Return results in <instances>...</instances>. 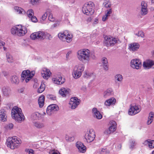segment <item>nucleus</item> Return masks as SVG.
Masks as SVG:
<instances>
[{
	"instance_id": "nucleus-1",
	"label": "nucleus",
	"mask_w": 154,
	"mask_h": 154,
	"mask_svg": "<svg viewBox=\"0 0 154 154\" xmlns=\"http://www.w3.org/2000/svg\"><path fill=\"white\" fill-rule=\"evenodd\" d=\"M77 57L78 60L83 62H89L91 58L93 59L95 58L94 55H92L90 51L86 48L79 50L77 52Z\"/></svg>"
},
{
	"instance_id": "nucleus-2",
	"label": "nucleus",
	"mask_w": 154,
	"mask_h": 154,
	"mask_svg": "<svg viewBox=\"0 0 154 154\" xmlns=\"http://www.w3.org/2000/svg\"><path fill=\"white\" fill-rule=\"evenodd\" d=\"M11 117L13 119L18 122L23 121L25 117L22 112L21 109L16 106L14 107L11 111Z\"/></svg>"
},
{
	"instance_id": "nucleus-3",
	"label": "nucleus",
	"mask_w": 154,
	"mask_h": 154,
	"mask_svg": "<svg viewBox=\"0 0 154 154\" xmlns=\"http://www.w3.org/2000/svg\"><path fill=\"white\" fill-rule=\"evenodd\" d=\"M27 28L21 25H17L13 26L11 30V32L13 35L18 36H22L27 32Z\"/></svg>"
},
{
	"instance_id": "nucleus-4",
	"label": "nucleus",
	"mask_w": 154,
	"mask_h": 154,
	"mask_svg": "<svg viewBox=\"0 0 154 154\" xmlns=\"http://www.w3.org/2000/svg\"><path fill=\"white\" fill-rule=\"evenodd\" d=\"M21 143V140L16 136L8 137L7 140V146L12 149L18 148Z\"/></svg>"
},
{
	"instance_id": "nucleus-5",
	"label": "nucleus",
	"mask_w": 154,
	"mask_h": 154,
	"mask_svg": "<svg viewBox=\"0 0 154 154\" xmlns=\"http://www.w3.org/2000/svg\"><path fill=\"white\" fill-rule=\"evenodd\" d=\"M85 67L82 63H79L75 66L72 71V76L75 79H77L81 77L84 71Z\"/></svg>"
},
{
	"instance_id": "nucleus-6",
	"label": "nucleus",
	"mask_w": 154,
	"mask_h": 154,
	"mask_svg": "<svg viewBox=\"0 0 154 154\" xmlns=\"http://www.w3.org/2000/svg\"><path fill=\"white\" fill-rule=\"evenodd\" d=\"M94 4L92 2H89L85 3L83 6L82 11L85 14L91 16L93 14L94 10Z\"/></svg>"
},
{
	"instance_id": "nucleus-7",
	"label": "nucleus",
	"mask_w": 154,
	"mask_h": 154,
	"mask_svg": "<svg viewBox=\"0 0 154 154\" xmlns=\"http://www.w3.org/2000/svg\"><path fill=\"white\" fill-rule=\"evenodd\" d=\"M58 36L60 40L69 43L72 41L73 35L68 31L66 30L59 32L58 34Z\"/></svg>"
},
{
	"instance_id": "nucleus-8",
	"label": "nucleus",
	"mask_w": 154,
	"mask_h": 154,
	"mask_svg": "<svg viewBox=\"0 0 154 154\" xmlns=\"http://www.w3.org/2000/svg\"><path fill=\"white\" fill-rule=\"evenodd\" d=\"M141 110L140 106L134 103L131 104L128 111V114L130 116H134L139 113Z\"/></svg>"
},
{
	"instance_id": "nucleus-9",
	"label": "nucleus",
	"mask_w": 154,
	"mask_h": 154,
	"mask_svg": "<svg viewBox=\"0 0 154 154\" xmlns=\"http://www.w3.org/2000/svg\"><path fill=\"white\" fill-rule=\"evenodd\" d=\"M35 73L34 71L30 72L29 70H24L21 74V80L22 81L25 79L26 82H28L32 78Z\"/></svg>"
},
{
	"instance_id": "nucleus-10",
	"label": "nucleus",
	"mask_w": 154,
	"mask_h": 154,
	"mask_svg": "<svg viewBox=\"0 0 154 154\" xmlns=\"http://www.w3.org/2000/svg\"><path fill=\"white\" fill-rule=\"evenodd\" d=\"M96 137L94 130L92 129L88 130L85 134V138L88 143L93 141Z\"/></svg>"
},
{
	"instance_id": "nucleus-11",
	"label": "nucleus",
	"mask_w": 154,
	"mask_h": 154,
	"mask_svg": "<svg viewBox=\"0 0 154 154\" xmlns=\"http://www.w3.org/2000/svg\"><path fill=\"white\" fill-rule=\"evenodd\" d=\"M109 127L108 130H105L104 133L107 134H109L116 131L117 127L116 122L114 121H111L109 122Z\"/></svg>"
},
{
	"instance_id": "nucleus-12",
	"label": "nucleus",
	"mask_w": 154,
	"mask_h": 154,
	"mask_svg": "<svg viewBox=\"0 0 154 154\" xmlns=\"http://www.w3.org/2000/svg\"><path fill=\"white\" fill-rule=\"evenodd\" d=\"M105 43L107 46L113 45L117 42L118 39L110 36H106L104 37Z\"/></svg>"
},
{
	"instance_id": "nucleus-13",
	"label": "nucleus",
	"mask_w": 154,
	"mask_h": 154,
	"mask_svg": "<svg viewBox=\"0 0 154 154\" xmlns=\"http://www.w3.org/2000/svg\"><path fill=\"white\" fill-rule=\"evenodd\" d=\"M80 101V100L77 97H72L69 101V107L72 109H74L79 105Z\"/></svg>"
},
{
	"instance_id": "nucleus-14",
	"label": "nucleus",
	"mask_w": 154,
	"mask_h": 154,
	"mask_svg": "<svg viewBox=\"0 0 154 154\" xmlns=\"http://www.w3.org/2000/svg\"><path fill=\"white\" fill-rule=\"evenodd\" d=\"M143 66L145 69L151 68L154 69V60L150 59H147L143 62Z\"/></svg>"
},
{
	"instance_id": "nucleus-15",
	"label": "nucleus",
	"mask_w": 154,
	"mask_h": 154,
	"mask_svg": "<svg viewBox=\"0 0 154 154\" xmlns=\"http://www.w3.org/2000/svg\"><path fill=\"white\" fill-rule=\"evenodd\" d=\"M130 66L132 68L138 69L141 68L142 64L139 60L135 59L131 60Z\"/></svg>"
},
{
	"instance_id": "nucleus-16",
	"label": "nucleus",
	"mask_w": 154,
	"mask_h": 154,
	"mask_svg": "<svg viewBox=\"0 0 154 154\" xmlns=\"http://www.w3.org/2000/svg\"><path fill=\"white\" fill-rule=\"evenodd\" d=\"M59 109L58 106L55 104L50 105L48 106L47 109V113L48 115H51L54 113V112L57 111Z\"/></svg>"
},
{
	"instance_id": "nucleus-17",
	"label": "nucleus",
	"mask_w": 154,
	"mask_h": 154,
	"mask_svg": "<svg viewBox=\"0 0 154 154\" xmlns=\"http://www.w3.org/2000/svg\"><path fill=\"white\" fill-rule=\"evenodd\" d=\"M52 81L55 84L61 85L65 82V79L64 78H63L61 75H59L53 77L52 78Z\"/></svg>"
},
{
	"instance_id": "nucleus-18",
	"label": "nucleus",
	"mask_w": 154,
	"mask_h": 154,
	"mask_svg": "<svg viewBox=\"0 0 154 154\" xmlns=\"http://www.w3.org/2000/svg\"><path fill=\"white\" fill-rule=\"evenodd\" d=\"M75 146L78 151L81 153H84L86 150V147L80 141H77L75 143Z\"/></svg>"
},
{
	"instance_id": "nucleus-19",
	"label": "nucleus",
	"mask_w": 154,
	"mask_h": 154,
	"mask_svg": "<svg viewBox=\"0 0 154 154\" xmlns=\"http://www.w3.org/2000/svg\"><path fill=\"white\" fill-rule=\"evenodd\" d=\"M41 74L44 79H47L50 77L51 72L49 69L46 68H43L42 69Z\"/></svg>"
},
{
	"instance_id": "nucleus-20",
	"label": "nucleus",
	"mask_w": 154,
	"mask_h": 154,
	"mask_svg": "<svg viewBox=\"0 0 154 154\" xmlns=\"http://www.w3.org/2000/svg\"><path fill=\"white\" fill-rule=\"evenodd\" d=\"M27 16L30 18L31 21L34 23H36L38 21L36 17L34 16V11L32 9H29L27 12Z\"/></svg>"
},
{
	"instance_id": "nucleus-21",
	"label": "nucleus",
	"mask_w": 154,
	"mask_h": 154,
	"mask_svg": "<svg viewBox=\"0 0 154 154\" xmlns=\"http://www.w3.org/2000/svg\"><path fill=\"white\" fill-rule=\"evenodd\" d=\"M116 99L112 97L106 100L104 102V104L106 107L114 106L116 102Z\"/></svg>"
},
{
	"instance_id": "nucleus-22",
	"label": "nucleus",
	"mask_w": 154,
	"mask_h": 154,
	"mask_svg": "<svg viewBox=\"0 0 154 154\" xmlns=\"http://www.w3.org/2000/svg\"><path fill=\"white\" fill-rule=\"evenodd\" d=\"M70 92V90L68 88H61L59 91V93L63 97H65Z\"/></svg>"
},
{
	"instance_id": "nucleus-23",
	"label": "nucleus",
	"mask_w": 154,
	"mask_h": 154,
	"mask_svg": "<svg viewBox=\"0 0 154 154\" xmlns=\"http://www.w3.org/2000/svg\"><path fill=\"white\" fill-rule=\"evenodd\" d=\"M139 47V44L134 42L129 44L128 49L130 51H135L137 50Z\"/></svg>"
},
{
	"instance_id": "nucleus-24",
	"label": "nucleus",
	"mask_w": 154,
	"mask_h": 154,
	"mask_svg": "<svg viewBox=\"0 0 154 154\" xmlns=\"http://www.w3.org/2000/svg\"><path fill=\"white\" fill-rule=\"evenodd\" d=\"M92 112L94 118L98 119H100L102 118V115L96 108H93L92 110Z\"/></svg>"
},
{
	"instance_id": "nucleus-25",
	"label": "nucleus",
	"mask_w": 154,
	"mask_h": 154,
	"mask_svg": "<svg viewBox=\"0 0 154 154\" xmlns=\"http://www.w3.org/2000/svg\"><path fill=\"white\" fill-rule=\"evenodd\" d=\"M143 144L145 146H148L150 149H152L154 148V140H147L143 142Z\"/></svg>"
},
{
	"instance_id": "nucleus-26",
	"label": "nucleus",
	"mask_w": 154,
	"mask_h": 154,
	"mask_svg": "<svg viewBox=\"0 0 154 154\" xmlns=\"http://www.w3.org/2000/svg\"><path fill=\"white\" fill-rule=\"evenodd\" d=\"M113 93L112 89L111 88H109L104 92L103 97L104 98H106L112 95Z\"/></svg>"
},
{
	"instance_id": "nucleus-27",
	"label": "nucleus",
	"mask_w": 154,
	"mask_h": 154,
	"mask_svg": "<svg viewBox=\"0 0 154 154\" xmlns=\"http://www.w3.org/2000/svg\"><path fill=\"white\" fill-rule=\"evenodd\" d=\"M0 120L3 122L7 120V116L5 112L3 109L0 110Z\"/></svg>"
},
{
	"instance_id": "nucleus-28",
	"label": "nucleus",
	"mask_w": 154,
	"mask_h": 154,
	"mask_svg": "<svg viewBox=\"0 0 154 154\" xmlns=\"http://www.w3.org/2000/svg\"><path fill=\"white\" fill-rule=\"evenodd\" d=\"M102 64L103 69L105 70H108V62L107 59L106 58L103 57L102 58Z\"/></svg>"
},
{
	"instance_id": "nucleus-29",
	"label": "nucleus",
	"mask_w": 154,
	"mask_h": 154,
	"mask_svg": "<svg viewBox=\"0 0 154 154\" xmlns=\"http://www.w3.org/2000/svg\"><path fill=\"white\" fill-rule=\"evenodd\" d=\"M45 97L44 96H40L38 98V103L40 108H42L44 105Z\"/></svg>"
},
{
	"instance_id": "nucleus-30",
	"label": "nucleus",
	"mask_w": 154,
	"mask_h": 154,
	"mask_svg": "<svg viewBox=\"0 0 154 154\" xmlns=\"http://www.w3.org/2000/svg\"><path fill=\"white\" fill-rule=\"evenodd\" d=\"M154 113L151 112L149 114V116L147 121V124L148 125L150 124L152 122L154 118Z\"/></svg>"
},
{
	"instance_id": "nucleus-31",
	"label": "nucleus",
	"mask_w": 154,
	"mask_h": 154,
	"mask_svg": "<svg viewBox=\"0 0 154 154\" xmlns=\"http://www.w3.org/2000/svg\"><path fill=\"white\" fill-rule=\"evenodd\" d=\"M84 77L86 78H90L92 77L94 78L95 75L93 73L90 72L88 71H85L84 72Z\"/></svg>"
},
{
	"instance_id": "nucleus-32",
	"label": "nucleus",
	"mask_w": 154,
	"mask_h": 154,
	"mask_svg": "<svg viewBox=\"0 0 154 154\" xmlns=\"http://www.w3.org/2000/svg\"><path fill=\"white\" fill-rule=\"evenodd\" d=\"M115 82L117 83L118 82H121L123 79L122 76L120 74L116 75L114 77Z\"/></svg>"
},
{
	"instance_id": "nucleus-33",
	"label": "nucleus",
	"mask_w": 154,
	"mask_h": 154,
	"mask_svg": "<svg viewBox=\"0 0 154 154\" xmlns=\"http://www.w3.org/2000/svg\"><path fill=\"white\" fill-rule=\"evenodd\" d=\"M14 9L16 12H17L18 14H25V11L22 8L16 6L14 7Z\"/></svg>"
},
{
	"instance_id": "nucleus-34",
	"label": "nucleus",
	"mask_w": 154,
	"mask_h": 154,
	"mask_svg": "<svg viewBox=\"0 0 154 154\" xmlns=\"http://www.w3.org/2000/svg\"><path fill=\"white\" fill-rule=\"evenodd\" d=\"M38 39L44 40L45 39V32L43 31L37 32Z\"/></svg>"
},
{
	"instance_id": "nucleus-35",
	"label": "nucleus",
	"mask_w": 154,
	"mask_h": 154,
	"mask_svg": "<svg viewBox=\"0 0 154 154\" xmlns=\"http://www.w3.org/2000/svg\"><path fill=\"white\" fill-rule=\"evenodd\" d=\"M40 114L38 112H35L32 114L31 116V118L33 120H37L39 119L41 117Z\"/></svg>"
},
{
	"instance_id": "nucleus-36",
	"label": "nucleus",
	"mask_w": 154,
	"mask_h": 154,
	"mask_svg": "<svg viewBox=\"0 0 154 154\" xmlns=\"http://www.w3.org/2000/svg\"><path fill=\"white\" fill-rule=\"evenodd\" d=\"M11 81L12 83L15 84H18L19 82L18 77L15 75L12 76L11 79Z\"/></svg>"
},
{
	"instance_id": "nucleus-37",
	"label": "nucleus",
	"mask_w": 154,
	"mask_h": 154,
	"mask_svg": "<svg viewBox=\"0 0 154 154\" xmlns=\"http://www.w3.org/2000/svg\"><path fill=\"white\" fill-rule=\"evenodd\" d=\"M6 57L8 62L12 63L14 62V59L12 55L9 53H7L6 54Z\"/></svg>"
},
{
	"instance_id": "nucleus-38",
	"label": "nucleus",
	"mask_w": 154,
	"mask_h": 154,
	"mask_svg": "<svg viewBox=\"0 0 154 154\" xmlns=\"http://www.w3.org/2000/svg\"><path fill=\"white\" fill-rule=\"evenodd\" d=\"M33 123L35 127L38 128H41L44 127V124L39 122H33Z\"/></svg>"
},
{
	"instance_id": "nucleus-39",
	"label": "nucleus",
	"mask_w": 154,
	"mask_h": 154,
	"mask_svg": "<svg viewBox=\"0 0 154 154\" xmlns=\"http://www.w3.org/2000/svg\"><path fill=\"white\" fill-rule=\"evenodd\" d=\"M30 38L32 40L38 39L37 32H34L31 34L30 36Z\"/></svg>"
},
{
	"instance_id": "nucleus-40",
	"label": "nucleus",
	"mask_w": 154,
	"mask_h": 154,
	"mask_svg": "<svg viewBox=\"0 0 154 154\" xmlns=\"http://www.w3.org/2000/svg\"><path fill=\"white\" fill-rule=\"evenodd\" d=\"M2 91L3 94L6 96L8 95L10 92V90L9 88L5 87L3 88Z\"/></svg>"
},
{
	"instance_id": "nucleus-41",
	"label": "nucleus",
	"mask_w": 154,
	"mask_h": 154,
	"mask_svg": "<svg viewBox=\"0 0 154 154\" xmlns=\"http://www.w3.org/2000/svg\"><path fill=\"white\" fill-rule=\"evenodd\" d=\"M66 140L68 141L71 142L73 141L75 139V136L73 135L69 136L68 135H66L65 136Z\"/></svg>"
},
{
	"instance_id": "nucleus-42",
	"label": "nucleus",
	"mask_w": 154,
	"mask_h": 154,
	"mask_svg": "<svg viewBox=\"0 0 154 154\" xmlns=\"http://www.w3.org/2000/svg\"><path fill=\"white\" fill-rule=\"evenodd\" d=\"M48 15V19L51 22H54L55 20V18L53 17V14L51 12H49Z\"/></svg>"
},
{
	"instance_id": "nucleus-43",
	"label": "nucleus",
	"mask_w": 154,
	"mask_h": 154,
	"mask_svg": "<svg viewBox=\"0 0 154 154\" xmlns=\"http://www.w3.org/2000/svg\"><path fill=\"white\" fill-rule=\"evenodd\" d=\"M45 89V85L43 83L41 84L38 90V92L41 93L43 92Z\"/></svg>"
},
{
	"instance_id": "nucleus-44",
	"label": "nucleus",
	"mask_w": 154,
	"mask_h": 154,
	"mask_svg": "<svg viewBox=\"0 0 154 154\" xmlns=\"http://www.w3.org/2000/svg\"><path fill=\"white\" fill-rule=\"evenodd\" d=\"M48 14L47 13V12H46L42 15L40 21L41 22L45 21L46 20L48 15Z\"/></svg>"
},
{
	"instance_id": "nucleus-45",
	"label": "nucleus",
	"mask_w": 154,
	"mask_h": 154,
	"mask_svg": "<svg viewBox=\"0 0 154 154\" xmlns=\"http://www.w3.org/2000/svg\"><path fill=\"white\" fill-rule=\"evenodd\" d=\"M112 13V10L111 8H109L106 10L105 12V15L109 17Z\"/></svg>"
},
{
	"instance_id": "nucleus-46",
	"label": "nucleus",
	"mask_w": 154,
	"mask_h": 154,
	"mask_svg": "<svg viewBox=\"0 0 154 154\" xmlns=\"http://www.w3.org/2000/svg\"><path fill=\"white\" fill-rule=\"evenodd\" d=\"M148 13L147 8H141V14L143 15H146Z\"/></svg>"
},
{
	"instance_id": "nucleus-47",
	"label": "nucleus",
	"mask_w": 154,
	"mask_h": 154,
	"mask_svg": "<svg viewBox=\"0 0 154 154\" xmlns=\"http://www.w3.org/2000/svg\"><path fill=\"white\" fill-rule=\"evenodd\" d=\"M25 151L28 154H34V150L31 149H25Z\"/></svg>"
},
{
	"instance_id": "nucleus-48",
	"label": "nucleus",
	"mask_w": 154,
	"mask_h": 154,
	"mask_svg": "<svg viewBox=\"0 0 154 154\" xmlns=\"http://www.w3.org/2000/svg\"><path fill=\"white\" fill-rule=\"evenodd\" d=\"M103 5L106 8H110L111 6V4L106 0L104 1Z\"/></svg>"
},
{
	"instance_id": "nucleus-49",
	"label": "nucleus",
	"mask_w": 154,
	"mask_h": 154,
	"mask_svg": "<svg viewBox=\"0 0 154 154\" xmlns=\"http://www.w3.org/2000/svg\"><path fill=\"white\" fill-rule=\"evenodd\" d=\"M136 35L142 38H144L145 36L144 32L142 31H139L136 34Z\"/></svg>"
},
{
	"instance_id": "nucleus-50",
	"label": "nucleus",
	"mask_w": 154,
	"mask_h": 154,
	"mask_svg": "<svg viewBox=\"0 0 154 154\" xmlns=\"http://www.w3.org/2000/svg\"><path fill=\"white\" fill-rule=\"evenodd\" d=\"M99 22V18L98 17L95 18L93 20L92 24L93 25H95L97 24Z\"/></svg>"
},
{
	"instance_id": "nucleus-51",
	"label": "nucleus",
	"mask_w": 154,
	"mask_h": 154,
	"mask_svg": "<svg viewBox=\"0 0 154 154\" xmlns=\"http://www.w3.org/2000/svg\"><path fill=\"white\" fill-rule=\"evenodd\" d=\"M13 125L11 123L5 126V128L7 130H11L13 128Z\"/></svg>"
},
{
	"instance_id": "nucleus-52",
	"label": "nucleus",
	"mask_w": 154,
	"mask_h": 154,
	"mask_svg": "<svg viewBox=\"0 0 154 154\" xmlns=\"http://www.w3.org/2000/svg\"><path fill=\"white\" fill-rule=\"evenodd\" d=\"M45 39L47 38L49 40H51L52 38V36L49 33L45 32Z\"/></svg>"
},
{
	"instance_id": "nucleus-53",
	"label": "nucleus",
	"mask_w": 154,
	"mask_h": 154,
	"mask_svg": "<svg viewBox=\"0 0 154 154\" xmlns=\"http://www.w3.org/2000/svg\"><path fill=\"white\" fill-rule=\"evenodd\" d=\"M40 0H30V3L32 5L37 4L39 2Z\"/></svg>"
},
{
	"instance_id": "nucleus-54",
	"label": "nucleus",
	"mask_w": 154,
	"mask_h": 154,
	"mask_svg": "<svg viewBox=\"0 0 154 154\" xmlns=\"http://www.w3.org/2000/svg\"><path fill=\"white\" fill-rule=\"evenodd\" d=\"M141 8H147V3L144 1H142L141 3Z\"/></svg>"
},
{
	"instance_id": "nucleus-55",
	"label": "nucleus",
	"mask_w": 154,
	"mask_h": 154,
	"mask_svg": "<svg viewBox=\"0 0 154 154\" xmlns=\"http://www.w3.org/2000/svg\"><path fill=\"white\" fill-rule=\"evenodd\" d=\"M47 97L48 99L52 100H56V97L53 95H47Z\"/></svg>"
},
{
	"instance_id": "nucleus-56",
	"label": "nucleus",
	"mask_w": 154,
	"mask_h": 154,
	"mask_svg": "<svg viewBox=\"0 0 154 154\" xmlns=\"http://www.w3.org/2000/svg\"><path fill=\"white\" fill-rule=\"evenodd\" d=\"M49 154H60V153L57 150H52L49 151Z\"/></svg>"
},
{
	"instance_id": "nucleus-57",
	"label": "nucleus",
	"mask_w": 154,
	"mask_h": 154,
	"mask_svg": "<svg viewBox=\"0 0 154 154\" xmlns=\"http://www.w3.org/2000/svg\"><path fill=\"white\" fill-rule=\"evenodd\" d=\"M136 145V143H135L134 141H132L131 142L130 148L133 149L134 148V146Z\"/></svg>"
},
{
	"instance_id": "nucleus-58",
	"label": "nucleus",
	"mask_w": 154,
	"mask_h": 154,
	"mask_svg": "<svg viewBox=\"0 0 154 154\" xmlns=\"http://www.w3.org/2000/svg\"><path fill=\"white\" fill-rule=\"evenodd\" d=\"M108 17L104 15L102 17V20L103 21H105L106 20L108 19Z\"/></svg>"
},
{
	"instance_id": "nucleus-59",
	"label": "nucleus",
	"mask_w": 154,
	"mask_h": 154,
	"mask_svg": "<svg viewBox=\"0 0 154 154\" xmlns=\"http://www.w3.org/2000/svg\"><path fill=\"white\" fill-rule=\"evenodd\" d=\"M81 90L83 91H86V90H87V88H86V86L85 85H83L82 86L81 88Z\"/></svg>"
},
{
	"instance_id": "nucleus-60",
	"label": "nucleus",
	"mask_w": 154,
	"mask_h": 154,
	"mask_svg": "<svg viewBox=\"0 0 154 154\" xmlns=\"http://www.w3.org/2000/svg\"><path fill=\"white\" fill-rule=\"evenodd\" d=\"M5 45V42L3 41H0V46H3Z\"/></svg>"
},
{
	"instance_id": "nucleus-61",
	"label": "nucleus",
	"mask_w": 154,
	"mask_h": 154,
	"mask_svg": "<svg viewBox=\"0 0 154 154\" xmlns=\"http://www.w3.org/2000/svg\"><path fill=\"white\" fill-rule=\"evenodd\" d=\"M3 74L5 76H7L8 74V73L6 72H3Z\"/></svg>"
},
{
	"instance_id": "nucleus-62",
	"label": "nucleus",
	"mask_w": 154,
	"mask_h": 154,
	"mask_svg": "<svg viewBox=\"0 0 154 154\" xmlns=\"http://www.w3.org/2000/svg\"><path fill=\"white\" fill-rule=\"evenodd\" d=\"M151 0V2L152 3L154 4V0Z\"/></svg>"
},
{
	"instance_id": "nucleus-63",
	"label": "nucleus",
	"mask_w": 154,
	"mask_h": 154,
	"mask_svg": "<svg viewBox=\"0 0 154 154\" xmlns=\"http://www.w3.org/2000/svg\"><path fill=\"white\" fill-rule=\"evenodd\" d=\"M105 149H103L102 150V151L103 152H104L105 151Z\"/></svg>"
},
{
	"instance_id": "nucleus-64",
	"label": "nucleus",
	"mask_w": 154,
	"mask_h": 154,
	"mask_svg": "<svg viewBox=\"0 0 154 154\" xmlns=\"http://www.w3.org/2000/svg\"><path fill=\"white\" fill-rule=\"evenodd\" d=\"M152 154H154V150L152 152Z\"/></svg>"
}]
</instances>
